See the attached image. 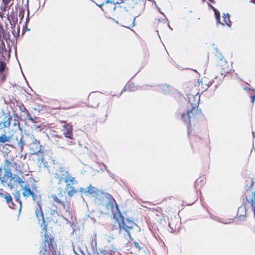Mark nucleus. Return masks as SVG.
<instances>
[{
    "instance_id": "2eb2a0df",
    "label": "nucleus",
    "mask_w": 255,
    "mask_h": 255,
    "mask_svg": "<svg viewBox=\"0 0 255 255\" xmlns=\"http://www.w3.org/2000/svg\"><path fill=\"white\" fill-rule=\"evenodd\" d=\"M206 83H209L208 78L204 77L202 78L200 81L198 82V86L203 91L207 90L208 86H206Z\"/></svg>"
},
{
    "instance_id": "7ed1b4c3",
    "label": "nucleus",
    "mask_w": 255,
    "mask_h": 255,
    "mask_svg": "<svg viewBox=\"0 0 255 255\" xmlns=\"http://www.w3.org/2000/svg\"><path fill=\"white\" fill-rule=\"evenodd\" d=\"M57 206L62 207L66 212L69 211L70 201L67 200V197L60 192L57 195L52 194L50 196Z\"/></svg>"
},
{
    "instance_id": "c756f323",
    "label": "nucleus",
    "mask_w": 255,
    "mask_h": 255,
    "mask_svg": "<svg viewBox=\"0 0 255 255\" xmlns=\"http://www.w3.org/2000/svg\"><path fill=\"white\" fill-rule=\"evenodd\" d=\"M57 206L56 205H53L51 209V215H53L54 214H56L58 215V212H57Z\"/></svg>"
},
{
    "instance_id": "f3484780",
    "label": "nucleus",
    "mask_w": 255,
    "mask_h": 255,
    "mask_svg": "<svg viewBox=\"0 0 255 255\" xmlns=\"http://www.w3.org/2000/svg\"><path fill=\"white\" fill-rule=\"evenodd\" d=\"M252 198L251 199V200H250L248 198L247 196H246V200L247 202H248L249 203L251 204V206L252 207V208L253 209L254 215V217H255V191L252 192Z\"/></svg>"
},
{
    "instance_id": "423d86ee",
    "label": "nucleus",
    "mask_w": 255,
    "mask_h": 255,
    "mask_svg": "<svg viewBox=\"0 0 255 255\" xmlns=\"http://www.w3.org/2000/svg\"><path fill=\"white\" fill-rule=\"evenodd\" d=\"M103 96L100 92H95L91 93L88 98V105L93 108L98 107L102 101Z\"/></svg>"
},
{
    "instance_id": "3c124183",
    "label": "nucleus",
    "mask_w": 255,
    "mask_h": 255,
    "mask_svg": "<svg viewBox=\"0 0 255 255\" xmlns=\"http://www.w3.org/2000/svg\"><path fill=\"white\" fill-rule=\"evenodd\" d=\"M70 224L71 227L72 228H73V233H74V232L75 231V230L74 229L75 225H74L73 222L70 223Z\"/></svg>"
},
{
    "instance_id": "ea45409f",
    "label": "nucleus",
    "mask_w": 255,
    "mask_h": 255,
    "mask_svg": "<svg viewBox=\"0 0 255 255\" xmlns=\"http://www.w3.org/2000/svg\"><path fill=\"white\" fill-rule=\"evenodd\" d=\"M106 170H107V171L109 173L110 177H112L113 179H114L116 181H117V180L115 179V177L116 176L115 174L114 173H111L110 171H108L107 169H106Z\"/></svg>"
},
{
    "instance_id": "20e7f679",
    "label": "nucleus",
    "mask_w": 255,
    "mask_h": 255,
    "mask_svg": "<svg viewBox=\"0 0 255 255\" xmlns=\"http://www.w3.org/2000/svg\"><path fill=\"white\" fill-rule=\"evenodd\" d=\"M119 233H121L123 230L128 231V230H131L134 229L135 227L137 228V232H140V228L132 220V219L128 218L126 219V222L124 219L120 221L118 224Z\"/></svg>"
},
{
    "instance_id": "e433bc0d",
    "label": "nucleus",
    "mask_w": 255,
    "mask_h": 255,
    "mask_svg": "<svg viewBox=\"0 0 255 255\" xmlns=\"http://www.w3.org/2000/svg\"><path fill=\"white\" fill-rule=\"evenodd\" d=\"M131 86H132V87H133L134 84L132 83H128L126 85V86L125 87V90H129Z\"/></svg>"
},
{
    "instance_id": "bf43d9fd",
    "label": "nucleus",
    "mask_w": 255,
    "mask_h": 255,
    "mask_svg": "<svg viewBox=\"0 0 255 255\" xmlns=\"http://www.w3.org/2000/svg\"><path fill=\"white\" fill-rule=\"evenodd\" d=\"M212 84V82L209 80V83H206V86H208V88Z\"/></svg>"
},
{
    "instance_id": "4c0bfd02",
    "label": "nucleus",
    "mask_w": 255,
    "mask_h": 255,
    "mask_svg": "<svg viewBox=\"0 0 255 255\" xmlns=\"http://www.w3.org/2000/svg\"><path fill=\"white\" fill-rule=\"evenodd\" d=\"M30 196H31L32 198V200L33 201H35V200H36V195L35 194V193H34V191H33L31 194H30Z\"/></svg>"
},
{
    "instance_id": "de8ad7c7",
    "label": "nucleus",
    "mask_w": 255,
    "mask_h": 255,
    "mask_svg": "<svg viewBox=\"0 0 255 255\" xmlns=\"http://www.w3.org/2000/svg\"><path fill=\"white\" fill-rule=\"evenodd\" d=\"M1 46H0V48L3 51V49L5 48V44L3 41H1Z\"/></svg>"
},
{
    "instance_id": "680f3d73",
    "label": "nucleus",
    "mask_w": 255,
    "mask_h": 255,
    "mask_svg": "<svg viewBox=\"0 0 255 255\" xmlns=\"http://www.w3.org/2000/svg\"><path fill=\"white\" fill-rule=\"evenodd\" d=\"M0 196H1L2 198H4V196L6 195V194H4V193L0 192Z\"/></svg>"
},
{
    "instance_id": "7c9ffc66",
    "label": "nucleus",
    "mask_w": 255,
    "mask_h": 255,
    "mask_svg": "<svg viewBox=\"0 0 255 255\" xmlns=\"http://www.w3.org/2000/svg\"><path fill=\"white\" fill-rule=\"evenodd\" d=\"M123 231H125L127 233V234H125V235H124L126 237L127 236L128 237L131 241H133L134 240V238H132L131 236L130 230H128V231H126V230H123Z\"/></svg>"
},
{
    "instance_id": "cd10ccee",
    "label": "nucleus",
    "mask_w": 255,
    "mask_h": 255,
    "mask_svg": "<svg viewBox=\"0 0 255 255\" xmlns=\"http://www.w3.org/2000/svg\"><path fill=\"white\" fill-rule=\"evenodd\" d=\"M5 67L6 64L2 61H0V73H1L4 71Z\"/></svg>"
},
{
    "instance_id": "49530a36",
    "label": "nucleus",
    "mask_w": 255,
    "mask_h": 255,
    "mask_svg": "<svg viewBox=\"0 0 255 255\" xmlns=\"http://www.w3.org/2000/svg\"><path fill=\"white\" fill-rule=\"evenodd\" d=\"M73 187V185L67 183L66 184V189L68 190L69 188L71 189V187Z\"/></svg>"
},
{
    "instance_id": "f257e3e1",
    "label": "nucleus",
    "mask_w": 255,
    "mask_h": 255,
    "mask_svg": "<svg viewBox=\"0 0 255 255\" xmlns=\"http://www.w3.org/2000/svg\"><path fill=\"white\" fill-rule=\"evenodd\" d=\"M38 208L35 210V216L37 218L39 222L40 221V227L42 230L45 231L44 234V241L40 245V250L39 253V255H50V251L54 250L56 249V245L54 240L53 237H49L46 234L47 229V223L46 222L44 217V214L42 211L41 204L39 202H37Z\"/></svg>"
},
{
    "instance_id": "c9c22d12",
    "label": "nucleus",
    "mask_w": 255,
    "mask_h": 255,
    "mask_svg": "<svg viewBox=\"0 0 255 255\" xmlns=\"http://www.w3.org/2000/svg\"><path fill=\"white\" fill-rule=\"evenodd\" d=\"M13 125L14 126L17 125L18 129L22 132V128H20V125H19V123L17 120L14 119V123L13 124Z\"/></svg>"
},
{
    "instance_id": "9b49d317",
    "label": "nucleus",
    "mask_w": 255,
    "mask_h": 255,
    "mask_svg": "<svg viewBox=\"0 0 255 255\" xmlns=\"http://www.w3.org/2000/svg\"><path fill=\"white\" fill-rule=\"evenodd\" d=\"M115 212L116 213H114V218L115 219L116 221H118V222L120 221H122V219H124V217L122 215L119 208L118 205L117 203L115 205Z\"/></svg>"
},
{
    "instance_id": "052dcab7",
    "label": "nucleus",
    "mask_w": 255,
    "mask_h": 255,
    "mask_svg": "<svg viewBox=\"0 0 255 255\" xmlns=\"http://www.w3.org/2000/svg\"><path fill=\"white\" fill-rule=\"evenodd\" d=\"M12 116H13L14 118H18V115L16 113H13Z\"/></svg>"
},
{
    "instance_id": "5fc2aeb1",
    "label": "nucleus",
    "mask_w": 255,
    "mask_h": 255,
    "mask_svg": "<svg viewBox=\"0 0 255 255\" xmlns=\"http://www.w3.org/2000/svg\"><path fill=\"white\" fill-rule=\"evenodd\" d=\"M6 8H7V5H4L3 4L2 6L1 7V9L4 11L6 10Z\"/></svg>"
},
{
    "instance_id": "603ef678",
    "label": "nucleus",
    "mask_w": 255,
    "mask_h": 255,
    "mask_svg": "<svg viewBox=\"0 0 255 255\" xmlns=\"http://www.w3.org/2000/svg\"><path fill=\"white\" fill-rule=\"evenodd\" d=\"M18 110L20 111V112H23L22 109L20 106H18V109H17L16 108L15 111L13 110V112H16V111H17Z\"/></svg>"
},
{
    "instance_id": "dca6fc26",
    "label": "nucleus",
    "mask_w": 255,
    "mask_h": 255,
    "mask_svg": "<svg viewBox=\"0 0 255 255\" xmlns=\"http://www.w3.org/2000/svg\"><path fill=\"white\" fill-rule=\"evenodd\" d=\"M72 130V126H67L65 128V129L63 132L65 137L70 139H73Z\"/></svg>"
},
{
    "instance_id": "37998d69",
    "label": "nucleus",
    "mask_w": 255,
    "mask_h": 255,
    "mask_svg": "<svg viewBox=\"0 0 255 255\" xmlns=\"http://www.w3.org/2000/svg\"><path fill=\"white\" fill-rule=\"evenodd\" d=\"M41 125H37V124H34L32 128L33 129H37L39 128H40Z\"/></svg>"
},
{
    "instance_id": "a878e982",
    "label": "nucleus",
    "mask_w": 255,
    "mask_h": 255,
    "mask_svg": "<svg viewBox=\"0 0 255 255\" xmlns=\"http://www.w3.org/2000/svg\"><path fill=\"white\" fill-rule=\"evenodd\" d=\"M26 117L30 121H32L33 123H36V122L35 121L37 119V117L34 116L32 117L30 115V113H26Z\"/></svg>"
},
{
    "instance_id": "9d476101",
    "label": "nucleus",
    "mask_w": 255,
    "mask_h": 255,
    "mask_svg": "<svg viewBox=\"0 0 255 255\" xmlns=\"http://www.w3.org/2000/svg\"><path fill=\"white\" fill-rule=\"evenodd\" d=\"M85 194L86 195L90 194L93 197H97L99 194V190L97 188L90 184L87 188Z\"/></svg>"
},
{
    "instance_id": "393cba45",
    "label": "nucleus",
    "mask_w": 255,
    "mask_h": 255,
    "mask_svg": "<svg viewBox=\"0 0 255 255\" xmlns=\"http://www.w3.org/2000/svg\"><path fill=\"white\" fill-rule=\"evenodd\" d=\"M23 138V135L22 134H21V137L20 138L19 141H18V144L19 147L20 148L21 150H22L23 148V145L25 144V141L22 139Z\"/></svg>"
},
{
    "instance_id": "e2e57ef3",
    "label": "nucleus",
    "mask_w": 255,
    "mask_h": 255,
    "mask_svg": "<svg viewBox=\"0 0 255 255\" xmlns=\"http://www.w3.org/2000/svg\"><path fill=\"white\" fill-rule=\"evenodd\" d=\"M0 196H1L2 198H4V196L6 195V194H4V193L0 192Z\"/></svg>"
},
{
    "instance_id": "13d9d810",
    "label": "nucleus",
    "mask_w": 255,
    "mask_h": 255,
    "mask_svg": "<svg viewBox=\"0 0 255 255\" xmlns=\"http://www.w3.org/2000/svg\"><path fill=\"white\" fill-rule=\"evenodd\" d=\"M100 252L102 253V254H103V255H105L106 253V251L105 250H100Z\"/></svg>"
},
{
    "instance_id": "72a5a7b5",
    "label": "nucleus",
    "mask_w": 255,
    "mask_h": 255,
    "mask_svg": "<svg viewBox=\"0 0 255 255\" xmlns=\"http://www.w3.org/2000/svg\"><path fill=\"white\" fill-rule=\"evenodd\" d=\"M200 182H202V183L201 184V185H200V186H202V185L203 184V182H203V179H201V180H200L199 179H197L195 181V183H194V186H195V187H196V186H199V183H200Z\"/></svg>"
},
{
    "instance_id": "338daca9",
    "label": "nucleus",
    "mask_w": 255,
    "mask_h": 255,
    "mask_svg": "<svg viewBox=\"0 0 255 255\" xmlns=\"http://www.w3.org/2000/svg\"><path fill=\"white\" fill-rule=\"evenodd\" d=\"M252 135L253 138H255V132L254 131H252Z\"/></svg>"
},
{
    "instance_id": "864d4df0",
    "label": "nucleus",
    "mask_w": 255,
    "mask_h": 255,
    "mask_svg": "<svg viewBox=\"0 0 255 255\" xmlns=\"http://www.w3.org/2000/svg\"><path fill=\"white\" fill-rule=\"evenodd\" d=\"M7 185H8V187H9L10 189L13 188L14 187V186L10 182H9L7 184Z\"/></svg>"
},
{
    "instance_id": "a18cd8bd",
    "label": "nucleus",
    "mask_w": 255,
    "mask_h": 255,
    "mask_svg": "<svg viewBox=\"0 0 255 255\" xmlns=\"http://www.w3.org/2000/svg\"><path fill=\"white\" fill-rule=\"evenodd\" d=\"M14 203H13V202L12 201V200H11V202H9V204H8V206H9V207L10 208H12V209H13L14 207L13 206H14Z\"/></svg>"
},
{
    "instance_id": "58836bf2",
    "label": "nucleus",
    "mask_w": 255,
    "mask_h": 255,
    "mask_svg": "<svg viewBox=\"0 0 255 255\" xmlns=\"http://www.w3.org/2000/svg\"><path fill=\"white\" fill-rule=\"evenodd\" d=\"M77 251L78 253L80 255L82 254V255H86L85 253H84L83 251L81 250V249L79 247H77Z\"/></svg>"
},
{
    "instance_id": "6e6552de",
    "label": "nucleus",
    "mask_w": 255,
    "mask_h": 255,
    "mask_svg": "<svg viewBox=\"0 0 255 255\" xmlns=\"http://www.w3.org/2000/svg\"><path fill=\"white\" fill-rule=\"evenodd\" d=\"M247 209L245 205H242L238 208L236 219L240 221L246 220Z\"/></svg>"
},
{
    "instance_id": "09e8293b",
    "label": "nucleus",
    "mask_w": 255,
    "mask_h": 255,
    "mask_svg": "<svg viewBox=\"0 0 255 255\" xmlns=\"http://www.w3.org/2000/svg\"><path fill=\"white\" fill-rule=\"evenodd\" d=\"M87 190V189H84V188H80L79 190H78L80 192H84L85 194V191Z\"/></svg>"
},
{
    "instance_id": "39448f33",
    "label": "nucleus",
    "mask_w": 255,
    "mask_h": 255,
    "mask_svg": "<svg viewBox=\"0 0 255 255\" xmlns=\"http://www.w3.org/2000/svg\"><path fill=\"white\" fill-rule=\"evenodd\" d=\"M200 95L199 93L196 94L195 95L190 96L188 98V102L187 104V112H198L201 111L199 109V102L200 100Z\"/></svg>"
},
{
    "instance_id": "a211bd4d",
    "label": "nucleus",
    "mask_w": 255,
    "mask_h": 255,
    "mask_svg": "<svg viewBox=\"0 0 255 255\" xmlns=\"http://www.w3.org/2000/svg\"><path fill=\"white\" fill-rule=\"evenodd\" d=\"M3 169L5 172L4 176H6L7 178H9L10 180H14L16 175L13 174L10 168L6 169L5 167H4Z\"/></svg>"
},
{
    "instance_id": "4d7b16f0",
    "label": "nucleus",
    "mask_w": 255,
    "mask_h": 255,
    "mask_svg": "<svg viewBox=\"0 0 255 255\" xmlns=\"http://www.w3.org/2000/svg\"><path fill=\"white\" fill-rule=\"evenodd\" d=\"M5 78H6V75H2V76L1 77L2 82H4L5 80Z\"/></svg>"
},
{
    "instance_id": "f8f14e48",
    "label": "nucleus",
    "mask_w": 255,
    "mask_h": 255,
    "mask_svg": "<svg viewBox=\"0 0 255 255\" xmlns=\"http://www.w3.org/2000/svg\"><path fill=\"white\" fill-rule=\"evenodd\" d=\"M97 236V234H94V238L92 239L91 242V249L92 253L93 254H99L98 250L97 249V243L96 237Z\"/></svg>"
},
{
    "instance_id": "0eeeda50",
    "label": "nucleus",
    "mask_w": 255,
    "mask_h": 255,
    "mask_svg": "<svg viewBox=\"0 0 255 255\" xmlns=\"http://www.w3.org/2000/svg\"><path fill=\"white\" fill-rule=\"evenodd\" d=\"M30 150L31 154H38L41 150V146L39 141L34 139L30 145Z\"/></svg>"
},
{
    "instance_id": "ddd939ff",
    "label": "nucleus",
    "mask_w": 255,
    "mask_h": 255,
    "mask_svg": "<svg viewBox=\"0 0 255 255\" xmlns=\"http://www.w3.org/2000/svg\"><path fill=\"white\" fill-rule=\"evenodd\" d=\"M223 25H228L229 27L231 26L232 22L230 20V15L228 13L224 14L223 15L222 20H220V22H218Z\"/></svg>"
},
{
    "instance_id": "774afa93",
    "label": "nucleus",
    "mask_w": 255,
    "mask_h": 255,
    "mask_svg": "<svg viewBox=\"0 0 255 255\" xmlns=\"http://www.w3.org/2000/svg\"><path fill=\"white\" fill-rule=\"evenodd\" d=\"M5 163H7L8 164L10 163V162L7 159H5Z\"/></svg>"
},
{
    "instance_id": "6ab92c4d",
    "label": "nucleus",
    "mask_w": 255,
    "mask_h": 255,
    "mask_svg": "<svg viewBox=\"0 0 255 255\" xmlns=\"http://www.w3.org/2000/svg\"><path fill=\"white\" fill-rule=\"evenodd\" d=\"M5 134L6 132L4 131V132L0 135V143H3L10 141L11 136H6Z\"/></svg>"
},
{
    "instance_id": "0e129e2a",
    "label": "nucleus",
    "mask_w": 255,
    "mask_h": 255,
    "mask_svg": "<svg viewBox=\"0 0 255 255\" xmlns=\"http://www.w3.org/2000/svg\"><path fill=\"white\" fill-rule=\"evenodd\" d=\"M24 134L26 135H27V134H30V133H28V131H27L26 130H24Z\"/></svg>"
},
{
    "instance_id": "aec40b11",
    "label": "nucleus",
    "mask_w": 255,
    "mask_h": 255,
    "mask_svg": "<svg viewBox=\"0 0 255 255\" xmlns=\"http://www.w3.org/2000/svg\"><path fill=\"white\" fill-rule=\"evenodd\" d=\"M13 196L16 202H17L20 205L19 209L18 210L19 213L20 212L22 207V202L20 199V192L18 190H16L14 193H13Z\"/></svg>"
},
{
    "instance_id": "69168bd1",
    "label": "nucleus",
    "mask_w": 255,
    "mask_h": 255,
    "mask_svg": "<svg viewBox=\"0 0 255 255\" xmlns=\"http://www.w3.org/2000/svg\"><path fill=\"white\" fill-rule=\"evenodd\" d=\"M10 113H4V112H3L2 113V115L4 116V115H5L6 114H8L7 117H8V116H10Z\"/></svg>"
},
{
    "instance_id": "c03bdc74",
    "label": "nucleus",
    "mask_w": 255,
    "mask_h": 255,
    "mask_svg": "<svg viewBox=\"0 0 255 255\" xmlns=\"http://www.w3.org/2000/svg\"><path fill=\"white\" fill-rule=\"evenodd\" d=\"M72 248H73V252H74V253L76 255H80L78 253L77 249L76 250H75V247H74V246H73V245H72Z\"/></svg>"
},
{
    "instance_id": "a19ab883",
    "label": "nucleus",
    "mask_w": 255,
    "mask_h": 255,
    "mask_svg": "<svg viewBox=\"0 0 255 255\" xmlns=\"http://www.w3.org/2000/svg\"><path fill=\"white\" fill-rule=\"evenodd\" d=\"M10 0H2V2L3 5H7L10 2Z\"/></svg>"
},
{
    "instance_id": "5701e85b",
    "label": "nucleus",
    "mask_w": 255,
    "mask_h": 255,
    "mask_svg": "<svg viewBox=\"0 0 255 255\" xmlns=\"http://www.w3.org/2000/svg\"><path fill=\"white\" fill-rule=\"evenodd\" d=\"M212 9L214 12V14L216 17L217 22H220V12L216 9L215 7L212 6Z\"/></svg>"
},
{
    "instance_id": "4468645a",
    "label": "nucleus",
    "mask_w": 255,
    "mask_h": 255,
    "mask_svg": "<svg viewBox=\"0 0 255 255\" xmlns=\"http://www.w3.org/2000/svg\"><path fill=\"white\" fill-rule=\"evenodd\" d=\"M21 188L24 190L22 192L23 197H28L30 196V194L33 191L31 190L28 183H26L24 186L21 185Z\"/></svg>"
},
{
    "instance_id": "b1692460",
    "label": "nucleus",
    "mask_w": 255,
    "mask_h": 255,
    "mask_svg": "<svg viewBox=\"0 0 255 255\" xmlns=\"http://www.w3.org/2000/svg\"><path fill=\"white\" fill-rule=\"evenodd\" d=\"M78 192V190L76 189L74 186L71 187L70 190L68 191V195L69 197H72L74 194Z\"/></svg>"
},
{
    "instance_id": "2f4dec72",
    "label": "nucleus",
    "mask_w": 255,
    "mask_h": 255,
    "mask_svg": "<svg viewBox=\"0 0 255 255\" xmlns=\"http://www.w3.org/2000/svg\"><path fill=\"white\" fill-rule=\"evenodd\" d=\"M249 90L254 93V94L251 93V102L254 103L255 101V90H251L250 89Z\"/></svg>"
},
{
    "instance_id": "f704fd0d",
    "label": "nucleus",
    "mask_w": 255,
    "mask_h": 255,
    "mask_svg": "<svg viewBox=\"0 0 255 255\" xmlns=\"http://www.w3.org/2000/svg\"><path fill=\"white\" fill-rule=\"evenodd\" d=\"M132 242H133V245L136 249H138L139 251H140L143 249L142 247H141L139 246L138 242H137L136 241H134V240Z\"/></svg>"
},
{
    "instance_id": "f03ea898",
    "label": "nucleus",
    "mask_w": 255,
    "mask_h": 255,
    "mask_svg": "<svg viewBox=\"0 0 255 255\" xmlns=\"http://www.w3.org/2000/svg\"><path fill=\"white\" fill-rule=\"evenodd\" d=\"M204 117L203 113H183L180 119L187 127L188 134L191 131L190 127L193 125L195 126L197 123V118H202Z\"/></svg>"
},
{
    "instance_id": "79ce46f5",
    "label": "nucleus",
    "mask_w": 255,
    "mask_h": 255,
    "mask_svg": "<svg viewBox=\"0 0 255 255\" xmlns=\"http://www.w3.org/2000/svg\"><path fill=\"white\" fill-rule=\"evenodd\" d=\"M27 136H29L30 139L32 141V142H34V139H36L33 134H27Z\"/></svg>"
},
{
    "instance_id": "4be33fe9",
    "label": "nucleus",
    "mask_w": 255,
    "mask_h": 255,
    "mask_svg": "<svg viewBox=\"0 0 255 255\" xmlns=\"http://www.w3.org/2000/svg\"><path fill=\"white\" fill-rule=\"evenodd\" d=\"M65 174L66 175L65 178V182L66 183H67L69 181L70 182H72V184H74L75 178L72 177L67 171L65 172Z\"/></svg>"
},
{
    "instance_id": "1a4fd4ad",
    "label": "nucleus",
    "mask_w": 255,
    "mask_h": 255,
    "mask_svg": "<svg viewBox=\"0 0 255 255\" xmlns=\"http://www.w3.org/2000/svg\"><path fill=\"white\" fill-rule=\"evenodd\" d=\"M106 198H107V202L105 205V207L108 210L109 209H113L114 204L112 202L113 201L115 205L117 203L116 200L111 194L108 193L106 194Z\"/></svg>"
},
{
    "instance_id": "6e6d98bb",
    "label": "nucleus",
    "mask_w": 255,
    "mask_h": 255,
    "mask_svg": "<svg viewBox=\"0 0 255 255\" xmlns=\"http://www.w3.org/2000/svg\"><path fill=\"white\" fill-rule=\"evenodd\" d=\"M106 118H103L102 119L99 118V121L100 123H103L105 122Z\"/></svg>"
},
{
    "instance_id": "473e14b6",
    "label": "nucleus",
    "mask_w": 255,
    "mask_h": 255,
    "mask_svg": "<svg viewBox=\"0 0 255 255\" xmlns=\"http://www.w3.org/2000/svg\"><path fill=\"white\" fill-rule=\"evenodd\" d=\"M210 217H211V218L212 219H213V220H216V221H218V222H219L222 223L224 224H228V223H226V222H223L222 221H221V219H220L219 218H218V217H216V216H214V215H211V216H210Z\"/></svg>"
},
{
    "instance_id": "412c9836",
    "label": "nucleus",
    "mask_w": 255,
    "mask_h": 255,
    "mask_svg": "<svg viewBox=\"0 0 255 255\" xmlns=\"http://www.w3.org/2000/svg\"><path fill=\"white\" fill-rule=\"evenodd\" d=\"M11 117L8 118L4 122L0 123V129L8 127L10 124V120Z\"/></svg>"
},
{
    "instance_id": "bb28decb",
    "label": "nucleus",
    "mask_w": 255,
    "mask_h": 255,
    "mask_svg": "<svg viewBox=\"0 0 255 255\" xmlns=\"http://www.w3.org/2000/svg\"><path fill=\"white\" fill-rule=\"evenodd\" d=\"M14 182H17L18 184H20V186L21 185H23L22 184L24 183V181L18 175H16L15 177Z\"/></svg>"
},
{
    "instance_id": "8fccbe9b",
    "label": "nucleus",
    "mask_w": 255,
    "mask_h": 255,
    "mask_svg": "<svg viewBox=\"0 0 255 255\" xmlns=\"http://www.w3.org/2000/svg\"><path fill=\"white\" fill-rule=\"evenodd\" d=\"M0 181L1 182V183L2 184H3V183H4V177H2L1 176V175L0 174Z\"/></svg>"
},
{
    "instance_id": "c85d7f7f",
    "label": "nucleus",
    "mask_w": 255,
    "mask_h": 255,
    "mask_svg": "<svg viewBox=\"0 0 255 255\" xmlns=\"http://www.w3.org/2000/svg\"><path fill=\"white\" fill-rule=\"evenodd\" d=\"M4 199L7 204H9V202H11L12 199L11 196L9 194H7L6 195L4 196Z\"/></svg>"
}]
</instances>
